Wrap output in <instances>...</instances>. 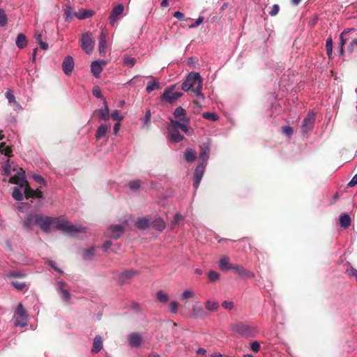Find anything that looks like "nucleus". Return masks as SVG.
Returning a JSON list of instances; mask_svg holds the SVG:
<instances>
[{"mask_svg": "<svg viewBox=\"0 0 357 357\" xmlns=\"http://www.w3.org/2000/svg\"><path fill=\"white\" fill-rule=\"evenodd\" d=\"M95 254V248L91 247L87 250H85L82 254V257L84 260L89 261L91 260Z\"/></svg>", "mask_w": 357, "mask_h": 357, "instance_id": "37", "label": "nucleus"}, {"mask_svg": "<svg viewBox=\"0 0 357 357\" xmlns=\"http://www.w3.org/2000/svg\"><path fill=\"white\" fill-rule=\"evenodd\" d=\"M282 132L286 136L290 137L293 135V128L289 126H284L282 127Z\"/></svg>", "mask_w": 357, "mask_h": 357, "instance_id": "49", "label": "nucleus"}, {"mask_svg": "<svg viewBox=\"0 0 357 357\" xmlns=\"http://www.w3.org/2000/svg\"><path fill=\"white\" fill-rule=\"evenodd\" d=\"M123 10L124 7L122 4H119L113 8L109 17V24L112 26H114L119 16L123 13Z\"/></svg>", "mask_w": 357, "mask_h": 357, "instance_id": "16", "label": "nucleus"}, {"mask_svg": "<svg viewBox=\"0 0 357 357\" xmlns=\"http://www.w3.org/2000/svg\"><path fill=\"white\" fill-rule=\"evenodd\" d=\"M9 182L10 183L19 185L21 188H23L24 185H26V183L28 182L25 178L24 171L20 168V172H17V174L14 176H12L10 178Z\"/></svg>", "mask_w": 357, "mask_h": 357, "instance_id": "14", "label": "nucleus"}, {"mask_svg": "<svg viewBox=\"0 0 357 357\" xmlns=\"http://www.w3.org/2000/svg\"><path fill=\"white\" fill-rule=\"evenodd\" d=\"M178 303L176 301H172L169 304L170 312L173 314H176L178 312Z\"/></svg>", "mask_w": 357, "mask_h": 357, "instance_id": "57", "label": "nucleus"}, {"mask_svg": "<svg viewBox=\"0 0 357 357\" xmlns=\"http://www.w3.org/2000/svg\"><path fill=\"white\" fill-rule=\"evenodd\" d=\"M72 8L70 6H67L64 10V14L66 16V20L67 21H70L73 19L72 15Z\"/></svg>", "mask_w": 357, "mask_h": 357, "instance_id": "52", "label": "nucleus"}, {"mask_svg": "<svg viewBox=\"0 0 357 357\" xmlns=\"http://www.w3.org/2000/svg\"><path fill=\"white\" fill-rule=\"evenodd\" d=\"M176 85L167 88L161 96V100L169 103H172L183 96L181 92L174 91Z\"/></svg>", "mask_w": 357, "mask_h": 357, "instance_id": "7", "label": "nucleus"}, {"mask_svg": "<svg viewBox=\"0 0 357 357\" xmlns=\"http://www.w3.org/2000/svg\"><path fill=\"white\" fill-rule=\"evenodd\" d=\"M107 33L102 31L99 36V45L98 50L100 56H105L107 52V42H106Z\"/></svg>", "mask_w": 357, "mask_h": 357, "instance_id": "20", "label": "nucleus"}, {"mask_svg": "<svg viewBox=\"0 0 357 357\" xmlns=\"http://www.w3.org/2000/svg\"><path fill=\"white\" fill-rule=\"evenodd\" d=\"M210 149L208 145L207 144H203L201 146V151L199 153V158L202 160V162H204V164H206V161L208 158V154H209Z\"/></svg>", "mask_w": 357, "mask_h": 357, "instance_id": "30", "label": "nucleus"}, {"mask_svg": "<svg viewBox=\"0 0 357 357\" xmlns=\"http://www.w3.org/2000/svg\"><path fill=\"white\" fill-rule=\"evenodd\" d=\"M181 89L185 91L191 90L202 100L204 99V96L202 93V78L198 73L192 72L189 73L185 82L182 83Z\"/></svg>", "mask_w": 357, "mask_h": 357, "instance_id": "1", "label": "nucleus"}, {"mask_svg": "<svg viewBox=\"0 0 357 357\" xmlns=\"http://www.w3.org/2000/svg\"><path fill=\"white\" fill-rule=\"evenodd\" d=\"M195 292L192 290H185L181 295V299H188L195 296Z\"/></svg>", "mask_w": 357, "mask_h": 357, "instance_id": "50", "label": "nucleus"}, {"mask_svg": "<svg viewBox=\"0 0 357 357\" xmlns=\"http://www.w3.org/2000/svg\"><path fill=\"white\" fill-rule=\"evenodd\" d=\"M357 184V174L354 176V177L351 178V180L348 183V185L349 187H354Z\"/></svg>", "mask_w": 357, "mask_h": 357, "instance_id": "64", "label": "nucleus"}, {"mask_svg": "<svg viewBox=\"0 0 357 357\" xmlns=\"http://www.w3.org/2000/svg\"><path fill=\"white\" fill-rule=\"evenodd\" d=\"M151 116V111L147 110L146 112L145 116H144V123L147 127L149 126Z\"/></svg>", "mask_w": 357, "mask_h": 357, "instance_id": "62", "label": "nucleus"}, {"mask_svg": "<svg viewBox=\"0 0 357 357\" xmlns=\"http://www.w3.org/2000/svg\"><path fill=\"white\" fill-rule=\"evenodd\" d=\"M157 298L160 302L166 303L169 301V296L162 291H159L157 293Z\"/></svg>", "mask_w": 357, "mask_h": 357, "instance_id": "42", "label": "nucleus"}, {"mask_svg": "<svg viewBox=\"0 0 357 357\" xmlns=\"http://www.w3.org/2000/svg\"><path fill=\"white\" fill-rule=\"evenodd\" d=\"M33 178L38 184H45V183L44 178L40 175H33Z\"/></svg>", "mask_w": 357, "mask_h": 357, "instance_id": "63", "label": "nucleus"}, {"mask_svg": "<svg viewBox=\"0 0 357 357\" xmlns=\"http://www.w3.org/2000/svg\"><path fill=\"white\" fill-rule=\"evenodd\" d=\"M172 123H174V126L178 129H181L184 132H188L189 130V123H185V122H181L176 120H172Z\"/></svg>", "mask_w": 357, "mask_h": 357, "instance_id": "35", "label": "nucleus"}, {"mask_svg": "<svg viewBox=\"0 0 357 357\" xmlns=\"http://www.w3.org/2000/svg\"><path fill=\"white\" fill-rule=\"evenodd\" d=\"M94 12L89 10H84L82 11H79L78 13H75V16L77 17L79 20H83L86 18L91 17L93 15Z\"/></svg>", "mask_w": 357, "mask_h": 357, "instance_id": "34", "label": "nucleus"}, {"mask_svg": "<svg viewBox=\"0 0 357 357\" xmlns=\"http://www.w3.org/2000/svg\"><path fill=\"white\" fill-rule=\"evenodd\" d=\"M128 186L131 190H137L141 186V181L139 180L131 181L128 183Z\"/></svg>", "mask_w": 357, "mask_h": 357, "instance_id": "48", "label": "nucleus"}, {"mask_svg": "<svg viewBox=\"0 0 357 357\" xmlns=\"http://www.w3.org/2000/svg\"><path fill=\"white\" fill-rule=\"evenodd\" d=\"M7 24V17L3 10H0V26H4Z\"/></svg>", "mask_w": 357, "mask_h": 357, "instance_id": "51", "label": "nucleus"}, {"mask_svg": "<svg viewBox=\"0 0 357 357\" xmlns=\"http://www.w3.org/2000/svg\"><path fill=\"white\" fill-rule=\"evenodd\" d=\"M206 164L201 162L195 169L193 174V187L197 189L203 177Z\"/></svg>", "mask_w": 357, "mask_h": 357, "instance_id": "11", "label": "nucleus"}, {"mask_svg": "<svg viewBox=\"0 0 357 357\" xmlns=\"http://www.w3.org/2000/svg\"><path fill=\"white\" fill-rule=\"evenodd\" d=\"M3 137H1V139ZM0 152L8 157L11 156L12 149L10 146H6L5 142H0Z\"/></svg>", "mask_w": 357, "mask_h": 357, "instance_id": "38", "label": "nucleus"}, {"mask_svg": "<svg viewBox=\"0 0 357 357\" xmlns=\"http://www.w3.org/2000/svg\"><path fill=\"white\" fill-rule=\"evenodd\" d=\"M229 328L231 332L245 338L255 337L258 333L256 327L241 321L231 324Z\"/></svg>", "mask_w": 357, "mask_h": 357, "instance_id": "2", "label": "nucleus"}, {"mask_svg": "<svg viewBox=\"0 0 357 357\" xmlns=\"http://www.w3.org/2000/svg\"><path fill=\"white\" fill-rule=\"evenodd\" d=\"M11 172V166L10 165L9 160H7V162L3 165L2 170H1V174L3 176H9Z\"/></svg>", "mask_w": 357, "mask_h": 357, "instance_id": "44", "label": "nucleus"}, {"mask_svg": "<svg viewBox=\"0 0 357 357\" xmlns=\"http://www.w3.org/2000/svg\"><path fill=\"white\" fill-rule=\"evenodd\" d=\"M6 97L10 103H11V102L17 103V102L15 101V96L13 93V91L11 90H8L6 93Z\"/></svg>", "mask_w": 357, "mask_h": 357, "instance_id": "55", "label": "nucleus"}, {"mask_svg": "<svg viewBox=\"0 0 357 357\" xmlns=\"http://www.w3.org/2000/svg\"><path fill=\"white\" fill-rule=\"evenodd\" d=\"M58 286H59V289L60 291V293L62 295V298L65 301H69L70 298V294L69 293L68 289H66V284L65 282H59Z\"/></svg>", "mask_w": 357, "mask_h": 357, "instance_id": "27", "label": "nucleus"}, {"mask_svg": "<svg viewBox=\"0 0 357 357\" xmlns=\"http://www.w3.org/2000/svg\"><path fill=\"white\" fill-rule=\"evenodd\" d=\"M350 31H344L341 33L340 35V45H342L343 47L347 43V38H345V36Z\"/></svg>", "mask_w": 357, "mask_h": 357, "instance_id": "53", "label": "nucleus"}, {"mask_svg": "<svg viewBox=\"0 0 357 357\" xmlns=\"http://www.w3.org/2000/svg\"><path fill=\"white\" fill-rule=\"evenodd\" d=\"M315 113L313 112H309L307 114L301 125V131L303 134L307 133L313 129L315 123Z\"/></svg>", "mask_w": 357, "mask_h": 357, "instance_id": "8", "label": "nucleus"}, {"mask_svg": "<svg viewBox=\"0 0 357 357\" xmlns=\"http://www.w3.org/2000/svg\"><path fill=\"white\" fill-rule=\"evenodd\" d=\"M15 44L17 45V47L20 49L24 48L27 45V39H26V36L22 33H19L17 36Z\"/></svg>", "mask_w": 357, "mask_h": 357, "instance_id": "31", "label": "nucleus"}, {"mask_svg": "<svg viewBox=\"0 0 357 357\" xmlns=\"http://www.w3.org/2000/svg\"><path fill=\"white\" fill-rule=\"evenodd\" d=\"M233 265L229 262V258L227 256H223L220 259L219 268L221 271H227L231 270Z\"/></svg>", "mask_w": 357, "mask_h": 357, "instance_id": "22", "label": "nucleus"}, {"mask_svg": "<svg viewBox=\"0 0 357 357\" xmlns=\"http://www.w3.org/2000/svg\"><path fill=\"white\" fill-rule=\"evenodd\" d=\"M280 10V7L278 4H275L271 8V10L269 11V15L271 16H275L276 15Z\"/></svg>", "mask_w": 357, "mask_h": 357, "instance_id": "59", "label": "nucleus"}, {"mask_svg": "<svg viewBox=\"0 0 357 357\" xmlns=\"http://www.w3.org/2000/svg\"><path fill=\"white\" fill-rule=\"evenodd\" d=\"M123 63L124 66L132 68L136 63V59L128 55H124L123 57Z\"/></svg>", "mask_w": 357, "mask_h": 357, "instance_id": "36", "label": "nucleus"}, {"mask_svg": "<svg viewBox=\"0 0 357 357\" xmlns=\"http://www.w3.org/2000/svg\"><path fill=\"white\" fill-rule=\"evenodd\" d=\"M40 214L36 213H29L25 217L24 220L22 221L23 227L28 231L32 229V227L33 225H37L38 220L39 218Z\"/></svg>", "mask_w": 357, "mask_h": 357, "instance_id": "12", "label": "nucleus"}, {"mask_svg": "<svg viewBox=\"0 0 357 357\" xmlns=\"http://www.w3.org/2000/svg\"><path fill=\"white\" fill-rule=\"evenodd\" d=\"M250 349L255 353L258 352L259 349H260L259 343L257 341H254V342H251V344H250Z\"/></svg>", "mask_w": 357, "mask_h": 357, "instance_id": "58", "label": "nucleus"}, {"mask_svg": "<svg viewBox=\"0 0 357 357\" xmlns=\"http://www.w3.org/2000/svg\"><path fill=\"white\" fill-rule=\"evenodd\" d=\"M204 314V309L202 307L195 305L192 307V316L195 317H202Z\"/></svg>", "mask_w": 357, "mask_h": 357, "instance_id": "39", "label": "nucleus"}, {"mask_svg": "<svg viewBox=\"0 0 357 357\" xmlns=\"http://www.w3.org/2000/svg\"><path fill=\"white\" fill-rule=\"evenodd\" d=\"M150 221L148 218H139L136 222L137 227L140 230H144L150 227Z\"/></svg>", "mask_w": 357, "mask_h": 357, "instance_id": "32", "label": "nucleus"}, {"mask_svg": "<svg viewBox=\"0 0 357 357\" xmlns=\"http://www.w3.org/2000/svg\"><path fill=\"white\" fill-rule=\"evenodd\" d=\"M12 196L15 200H17V201H22L24 198V195H23L22 192L17 187L14 188L13 193H12Z\"/></svg>", "mask_w": 357, "mask_h": 357, "instance_id": "40", "label": "nucleus"}, {"mask_svg": "<svg viewBox=\"0 0 357 357\" xmlns=\"http://www.w3.org/2000/svg\"><path fill=\"white\" fill-rule=\"evenodd\" d=\"M111 117L112 118L113 120H115V121H121L123 119V116L121 115L120 114V112L119 110H114L112 114H111Z\"/></svg>", "mask_w": 357, "mask_h": 357, "instance_id": "56", "label": "nucleus"}, {"mask_svg": "<svg viewBox=\"0 0 357 357\" xmlns=\"http://www.w3.org/2000/svg\"><path fill=\"white\" fill-rule=\"evenodd\" d=\"M37 220V225H38L44 232L47 233L50 231V226L54 224L55 218L43 216V215L40 214L39 218Z\"/></svg>", "mask_w": 357, "mask_h": 357, "instance_id": "10", "label": "nucleus"}, {"mask_svg": "<svg viewBox=\"0 0 357 357\" xmlns=\"http://www.w3.org/2000/svg\"><path fill=\"white\" fill-rule=\"evenodd\" d=\"M351 218L347 213H342L339 218L340 226L343 229H347L351 225Z\"/></svg>", "mask_w": 357, "mask_h": 357, "instance_id": "28", "label": "nucleus"}, {"mask_svg": "<svg viewBox=\"0 0 357 357\" xmlns=\"http://www.w3.org/2000/svg\"><path fill=\"white\" fill-rule=\"evenodd\" d=\"M202 116L205 119H207V120H209L211 121H215L218 119V115L213 112H204L202 114Z\"/></svg>", "mask_w": 357, "mask_h": 357, "instance_id": "46", "label": "nucleus"}, {"mask_svg": "<svg viewBox=\"0 0 357 357\" xmlns=\"http://www.w3.org/2000/svg\"><path fill=\"white\" fill-rule=\"evenodd\" d=\"M203 21H204V17L200 16L197 19V20L195 21V22L194 24L189 25V28H190V29L195 28V27L199 26L203 22Z\"/></svg>", "mask_w": 357, "mask_h": 357, "instance_id": "61", "label": "nucleus"}, {"mask_svg": "<svg viewBox=\"0 0 357 357\" xmlns=\"http://www.w3.org/2000/svg\"><path fill=\"white\" fill-rule=\"evenodd\" d=\"M355 47L357 48V38L354 39L347 46V50L350 53H352L355 50Z\"/></svg>", "mask_w": 357, "mask_h": 357, "instance_id": "54", "label": "nucleus"}, {"mask_svg": "<svg viewBox=\"0 0 357 357\" xmlns=\"http://www.w3.org/2000/svg\"><path fill=\"white\" fill-rule=\"evenodd\" d=\"M55 228L66 233L82 232L80 227L70 225L68 222H61L60 218H55Z\"/></svg>", "mask_w": 357, "mask_h": 357, "instance_id": "6", "label": "nucleus"}, {"mask_svg": "<svg viewBox=\"0 0 357 357\" xmlns=\"http://www.w3.org/2000/svg\"><path fill=\"white\" fill-rule=\"evenodd\" d=\"M205 306L207 310L211 311H215L218 308L219 304L218 302L215 301H208L205 303Z\"/></svg>", "mask_w": 357, "mask_h": 357, "instance_id": "43", "label": "nucleus"}, {"mask_svg": "<svg viewBox=\"0 0 357 357\" xmlns=\"http://www.w3.org/2000/svg\"><path fill=\"white\" fill-rule=\"evenodd\" d=\"M111 126L109 124H102L100 125L96 132V138L97 139H100L106 136L108 130L110 129Z\"/></svg>", "mask_w": 357, "mask_h": 357, "instance_id": "23", "label": "nucleus"}, {"mask_svg": "<svg viewBox=\"0 0 357 357\" xmlns=\"http://www.w3.org/2000/svg\"><path fill=\"white\" fill-rule=\"evenodd\" d=\"M174 116L178 121L190 123V119L186 116V111L182 107H178L175 109Z\"/></svg>", "mask_w": 357, "mask_h": 357, "instance_id": "21", "label": "nucleus"}, {"mask_svg": "<svg viewBox=\"0 0 357 357\" xmlns=\"http://www.w3.org/2000/svg\"><path fill=\"white\" fill-rule=\"evenodd\" d=\"M153 229L157 231H162L165 228V223L162 218H157L154 220L150 225Z\"/></svg>", "mask_w": 357, "mask_h": 357, "instance_id": "29", "label": "nucleus"}, {"mask_svg": "<svg viewBox=\"0 0 357 357\" xmlns=\"http://www.w3.org/2000/svg\"><path fill=\"white\" fill-rule=\"evenodd\" d=\"M167 130L169 136V139L171 142L173 143H178L184 139V137L181 135L179 132L178 128L176 127V126L172 123V121L170 120V123L167 127Z\"/></svg>", "mask_w": 357, "mask_h": 357, "instance_id": "9", "label": "nucleus"}, {"mask_svg": "<svg viewBox=\"0 0 357 357\" xmlns=\"http://www.w3.org/2000/svg\"><path fill=\"white\" fill-rule=\"evenodd\" d=\"M24 188V194L26 199L33 198V190L30 188L29 183L27 182L26 185L23 187Z\"/></svg>", "mask_w": 357, "mask_h": 357, "instance_id": "41", "label": "nucleus"}, {"mask_svg": "<svg viewBox=\"0 0 357 357\" xmlns=\"http://www.w3.org/2000/svg\"><path fill=\"white\" fill-rule=\"evenodd\" d=\"M231 270H233L234 273L237 274L239 277L244 279L253 278L255 276L253 273L246 270L241 265L234 264Z\"/></svg>", "mask_w": 357, "mask_h": 357, "instance_id": "17", "label": "nucleus"}, {"mask_svg": "<svg viewBox=\"0 0 357 357\" xmlns=\"http://www.w3.org/2000/svg\"><path fill=\"white\" fill-rule=\"evenodd\" d=\"M14 318L15 326L23 328L28 325V314L22 303L18 304Z\"/></svg>", "mask_w": 357, "mask_h": 357, "instance_id": "4", "label": "nucleus"}, {"mask_svg": "<svg viewBox=\"0 0 357 357\" xmlns=\"http://www.w3.org/2000/svg\"><path fill=\"white\" fill-rule=\"evenodd\" d=\"M104 106L105 109H96L93 113V116L94 118H98L99 120H103L107 121L109 119V107L107 106V103L106 100H104Z\"/></svg>", "mask_w": 357, "mask_h": 357, "instance_id": "15", "label": "nucleus"}, {"mask_svg": "<svg viewBox=\"0 0 357 357\" xmlns=\"http://www.w3.org/2000/svg\"><path fill=\"white\" fill-rule=\"evenodd\" d=\"M107 62L103 60H99L92 62L91 65V70L92 74L96 77H98L101 72L102 71L103 66H105Z\"/></svg>", "mask_w": 357, "mask_h": 357, "instance_id": "18", "label": "nucleus"}, {"mask_svg": "<svg viewBox=\"0 0 357 357\" xmlns=\"http://www.w3.org/2000/svg\"><path fill=\"white\" fill-rule=\"evenodd\" d=\"M222 306L225 309L231 310L234 307V303L231 302V301H225L222 302Z\"/></svg>", "mask_w": 357, "mask_h": 357, "instance_id": "60", "label": "nucleus"}, {"mask_svg": "<svg viewBox=\"0 0 357 357\" xmlns=\"http://www.w3.org/2000/svg\"><path fill=\"white\" fill-rule=\"evenodd\" d=\"M111 236L114 239H118L123 233V227L121 225H113L110 227Z\"/></svg>", "mask_w": 357, "mask_h": 357, "instance_id": "26", "label": "nucleus"}, {"mask_svg": "<svg viewBox=\"0 0 357 357\" xmlns=\"http://www.w3.org/2000/svg\"><path fill=\"white\" fill-rule=\"evenodd\" d=\"M102 348V340L99 335L95 337L93 340V347L91 348V353L93 354H97Z\"/></svg>", "mask_w": 357, "mask_h": 357, "instance_id": "24", "label": "nucleus"}, {"mask_svg": "<svg viewBox=\"0 0 357 357\" xmlns=\"http://www.w3.org/2000/svg\"><path fill=\"white\" fill-rule=\"evenodd\" d=\"M136 275V272L133 270H128L123 272L119 277L121 283H127L131 278Z\"/></svg>", "mask_w": 357, "mask_h": 357, "instance_id": "25", "label": "nucleus"}, {"mask_svg": "<svg viewBox=\"0 0 357 357\" xmlns=\"http://www.w3.org/2000/svg\"><path fill=\"white\" fill-rule=\"evenodd\" d=\"M220 275L214 271H210L208 274V280L210 282H215L220 278Z\"/></svg>", "mask_w": 357, "mask_h": 357, "instance_id": "47", "label": "nucleus"}, {"mask_svg": "<svg viewBox=\"0 0 357 357\" xmlns=\"http://www.w3.org/2000/svg\"><path fill=\"white\" fill-rule=\"evenodd\" d=\"M26 276V275L25 273L17 271H10L6 275V278L13 279L11 284L17 290L24 291H27L29 287L26 282L20 281L18 279L24 278Z\"/></svg>", "mask_w": 357, "mask_h": 357, "instance_id": "3", "label": "nucleus"}, {"mask_svg": "<svg viewBox=\"0 0 357 357\" xmlns=\"http://www.w3.org/2000/svg\"><path fill=\"white\" fill-rule=\"evenodd\" d=\"M74 68L73 59L70 56H66L62 63V69L64 73L69 75Z\"/></svg>", "mask_w": 357, "mask_h": 357, "instance_id": "19", "label": "nucleus"}, {"mask_svg": "<svg viewBox=\"0 0 357 357\" xmlns=\"http://www.w3.org/2000/svg\"><path fill=\"white\" fill-rule=\"evenodd\" d=\"M160 88V85H159V83L155 82V81H150L148 82V85L146 88V91L148 92V93H150L152 91L155 90V89H158Z\"/></svg>", "mask_w": 357, "mask_h": 357, "instance_id": "45", "label": "nucleus"}, {"mask_svg": "<svg viewBox=\"0 0 357 357\" xmlns=\"http://www.w3.org/2000/svg\"><path fill=\"white\" fill-rule=\"evenodd\" d=\"M127 341L131 348H138L142 345L143 338L140 334L133 332L128 335Z\"/></svg>", "mask_w": 357, "mask_h": 357, "instance_id": "13", "label": "nucleus"}, {"mask_svg": "<svg viewBox=\"0 0 357 357\" xmlns=\"http://www.w3.org/2000/svg\"><path fill=\"white\" fill-rule=\"evenodd\" d=\"M95 40L91 33L86 32L81 38V47L86 53L90 54L94 49Z\"/></svg>", "mask_w": 357, "mask_h": 357, "instance_id": "5", "label": "nucleus"}, {"mask_svg": "<svg viewBox=\"0 0 357 357\" xmlns=\"http://www.w3.org/2000/svg\"><path fill=\"white\" fill-rule=\"evenodd\" d=\"M184 157L187 162H193L197 158V152L192 149H187Z\"/></svg>", "mask_w": 357, "mask_h": 357, "instance_id": "33", "label": "nucleus"}]
</instances>
